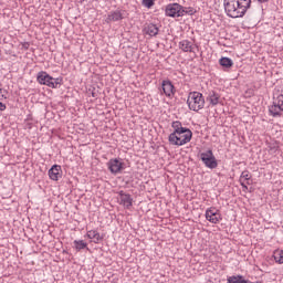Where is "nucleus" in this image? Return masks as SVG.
Listing matches in <instances>:
<instances>
[{"label": "nucleus", "mask_w": 283, "mask_h": 283, "mask_svg": "<svg viewBox=\"0 0 283 283\" xmlns=\"http://www.w3.org/2000/svg\"><path fill=\"white\" fill-rule=\"evenodd\" d=\"M165 14L166 17L176 19L179 17H185V14H196V10L191 7L185 8L178 3H170L166 6Z\"/></svg>", "instance_id": "obj_3"}, {"label": "nucleus", "mask_w": 283, "mask_h": 283, "mask_svg": "<svg viewBox=\"0 0 283 283\" xmlns=\"http://www.w3.org/2000/svg\"><path fill=\"white\" fill-rule=\"evenodd\" d=\"M118 195H119V205L125 207V209H129V207L134 205V199L132 198V195L125 193V191L123 190H120Z\"/></svg>", "instance_id": "obj_10"}, {"label": "nucleus", "mask_w": 283, "mask_h": 283, "mask_svg": "<svg viewBox=\"0 0 283 283\" xmlns=\"http://www.w3.org/2000/svg\"><path fill=\"white\" fill-rule=\"evenodd\" d=\"M144 32L145 34H148V36H157L160 30L157 28L156 24L149 23L148 25L145 27Z\"/></svg>", "instance_id": "obj_15"}, {"label": "nucleus", "mask_w": 283, "mask_h": 283, "mask_svg": "<svg viewBox=\"0 0 283 283\" xmlns=\"http://www.w3.org/2000/svg\"><path fill=\"white\" fill-rule=\"evenodd\" d=\"M223 8L230 19H242L251 8V0H223Z\"/></svg>", "instance_id": "obj_1"}, {"label": "nucleus", "mask_w": 283, "mask_h": 283, "mask_svg": "<svg viewBox=\"0 0 283 283\" xmlns=\"http://www.w3.org/2000/svg\"><path fill=\"white\" fill-rule=\"evenodd\" d=\"M187 105L192 112H200V109H205V96L200 92H190Z\"/></svg>", "instance_id": "obj_4"}, {"label": "nucleus", "mask_w": 283, "mask_h": 283, "mask_svg": "<svg viewBox=\"0 0 283 283\" xmlns=\"http://www.w3.org/2000/svg\"><path fill=\"white\" fill-rule=\"evenodd\" d=\"M268 151L273 156L280 154V143L277 142H269L268 143Z\"/></svg>", "instance_id": "obj_17"}, {"label": "nucleus", "mask_w": 283, "mask_h": 283, "mask_svg": "<svg viewBox=\"0 0 283 283\" xmlns=\"http://www.w3.org/2000/svg\"><path fill=\"white\" fill-rule=\"evenodd\" d=\"M63 176V170L61 169V166L53 165L51 169L49 170V178L51 180H59Z\"/></svg>", "instance_id": "obj_13"}, {"label": "nucleus", "mask_w": 283, "mask_h": 283, "mask_svg": "<svg viewBox=\"0 0 283 283\" xmlns=\"http://www.w3.org/2000/svg\"><path fill=\"white\" fill-rule=\"evenodd\" d=\"M206 101L211 105V107H216V105H220L222 103V97L216 91H209Z\"/></svg>", "instance_id": "obj_11"}, {"label": "nucleus", "mask_w": 283, "mask_h": 283, "mask_svg": "<svg viewBox=\"0 0 283 283\" xmlns=\"http://www.w3.org/2000/svg\"><path fill=\"white\" fill-rule=\"evenodd\" d=\"M179 49H181L182 52H193V42L189 40H181L179 42Z\"/></svg>", "instance_id": "obj_16"}, {"label": "nucleus", "mask_w": 283, "mask_h": 283, "mask_svg": "<svg viewBox=\"0 0 283 283\" xmlns=\"http://www.w3.org/2000/svg\"><path fill=\"white\" fill-rule=\"evenodd\" d=\"M239 182L242 189L247 191L249 189V185H251V172H249V170L242 171Z\"/></svg>", "instance_id": "obj_12"}, {"label": "nucleus", "mask_w": 283, "mask_h": 283, "mask_svg": "<svg viewBox=\"0 0 283 283\" xmlns=\"http://www.w3.org/2000/svg\"><path fill=\"white\" fill-rule=\"evenodd\" d=\"M259 3H269V0H258Z\"/></svg>", "instance_id": "obj_26"}, {"label": "nucleus", "mask_w": 283, "mask_h": 283, "mask_svg": "<svg viewBox=\"0 0 283 283\" xmlns=\"http://www.w3.org/2000/svg\"><path fill=\"white\" fill-rule=\"evenodd\" d=\"M2 90L0 88V92H1Z\"/></svg>", "instance_id": "obj_28"}, {"label": "nucleus", "mask_w": 283, "mask_h": 283, "mask_svg": "<svg viewBox=\"0 0 283 283\" xmlns=\"http://www.w3.org/2000/svg\"><path fill=\"white\" fill-rule=\"evenodd\" d=\"M106 165L111 174H113L114 176L120 174V171L125 169V163H123V159L119 158L109 159Z\"/></svg>", "instance_id": "obj_8"}, {"label": "nucleus", "mask_w": 283, "mask_h": 283, "mask_svg": "<svg viewBox=\"0 0 283 283\" xmlns=\"http://www.w3.org/2000/svg\"><path fill=\"white\" fill-rule=\"evenodd\" d=\"M191 138H193V133L188 128L181 133H171L168 136V142L175 147H182L184 145H187V143H191Z\"/></svg>", "instance_id": "obj_2"}, {"label": "nucleus", "mask_w": 283, "mask_h": 283, "mask_svg": "<svg viewBox=\"0 0 283 283\" xmlns=\"http://www.w3.org/2000/svg\"><path fill=\"white\" fill-rule=\"evenodd\" d=\"M7 106L2 102H0V112H6Z\"/></svg>", "instance_id": "obj_25"}, {"label": "nucleus", "mask_w": 283, "mask_h": 283, "mask_svg": "<svg viewBox=\"0 0 283 283\" xmlns=\"http://www.w3.org/2000/svg\"><path fill=\"white\" fill-rule=\"evenodd\" d=\"M123 19H124L123 11L120 10L111 11L106 18V23H112V21L114 22L123 21Z\"/></svg>", "instance_id": "obj_14"}, {"label": "nucleus", "mask_w": 283, "mask_h": 283, "mask_svg": "<svg viewBox=\"0 0 283 283\" xmlns=\"http://www.w3.org/2000/svg\"><path fill=\"white\" fill-rule=\"evenodd\" d=\"M161 94H165L167 98H174L176 96V87L174 86V83L169 80H164L161 82Z\"/></svg>", "instance_id": "obj_9"}, {"label": "nucleus", "mask_w": 283, "mask_h": 283, "mask_svg": "<svg viewBox=\"0 0 283 283\" xmlns=\"http://www.w3.org/2000/svg\"><path fill=\"white\" fill-rule=\"evenodd\" d=\"M200 158L205 167H207L208 169L218 168V159H216V156L213 155V150L209 149L205 153H201Z\"/></svg>", "instance_id": "obj_6"}, {"label": "nucleus", "mask_w": 283, "mask_h": 283, "mask_svg": "<svg viewBox=\"0 0 283 283\" xmlns=\"http://www.w3.org/2000/svg\"><path fill=\"white\" fill-rule=\"evenodd\" d=\"M73 244L76 251H83V249H87V243L83 240H75L73 241Z\"/></svg>", "instance_id": "obj_22"}, {"label": "nucleus", "mask_w": 283, "mask_h": 283, "mask_svg": "<svg viewBox=\"0 0 283 283\" xmlns=\"http://www.w3.org/2000/svg\"><path fill=\"white\" fill-rule=\"evenodd\" d=\"M206 220L211 224H220L222 222V213L216 207H210L206 210Z\"/></svg>", "instance_id": "obj_7"}, {"label": "nucleus", "mask_w": 283, "mask_h": 283, "mask_svg": "<svg viewBox=\"0 0 283 283\" xmlns=\"http://www.w3.org/2000/svg\"><path fill=\"white\" fill-rule=\"evenodd\" d=\"M86 235L90 240H93L95 244H98V241L103 240V238H101V233H98L96 230L87 231Z\"/></svg>", "instance_id": "obj_18"}, {"label": "nucleus", "mask_w": 283, "mask_h": 283, "mask_svg": "<svg viewBox=\"0 0 283 283\" xmlns=\"http://www.w3.org/2000/svg\"><path fill=\"white\" fill-rule=\"evenodd\" d=\"M219 63L222 67H226V70L233 67V60H231L230 57H221L219 60Z\"/></svg>", "instance_id": "obj_20"}, {"label": "nucleus", "mask_w": 283, "mask_h": 283, "mask_svg": "<svg viewBox=\"0 0 283 283\" xmlns=\"http://www.w3.org/2000/svg\"><path fill=\"white\" fill-rule=\"evenodd\" d=\"M273 259L276 264H283V250H275L273 252Z\"/></svg>", "instance_id": "obj_21"}, {"label": "nucleus", "mask_w": 283, "mask_h": 283, "mask_svg": "<svg viewBox=\"0 0 283 283\" xmlns=\"http://www.w3.org/2000/svg\"><path fill=\"white\" fill-rule=\"evenodd\" d=\"M85 0H76L77 3H83Z\"/></svg>", "instance_id": "obj_27"}, {"label": "nucleus", "mask_w": 283, "mask_h": 283, "mask_svg": "<svg viewBox=\"0 0 283 283\" xmlns=\"http://www.w3.org/2000/svg\"><path fill=\"white\" fill-rule=\"evenodd\" d=\"M36 81L38 83H40V85H46V87H52V90H56V87H59V85L63 83V78H54L45 71H41L38 73Z\"/></svg>", "instance_id": "obj_5"}, {"label": "nucleus", "mask_w": 283, "mask_h": 283, "mask_svg": "<svg viewBox=\"0 0 283 283\" xmlns=\"http://www.w3.org/2000/svg\"><path fill=\"white\" fill-rule=\"evenodd\" d=\"M228 283H247L242 275H233L228 277Z\"/></svg>", "instance_id": "obj_23"}, {"label": "nucleus", "mask_w": 283, "mask_h": 283, "mask_svg": "<svg viewBox=\"0 0 283 283\" xmlns=\"http://www.w3.org/2000/svg\"><path fill=\"white\" fill-rule=\"evenodd\" d=\"M171 127H172V129H174L172 134H179V133H182V132L189 129V128H187V127H184V126H182V123H180V122H178V120L172 122Z\"/></svg>", "instance_id": "obj_19"}, {"label": "nucleus", "mask_w": 283, "mask_h": 283, "mask_svg": "<svg viewBox=\"0 0 283 283\" xmlns=\"http://www.w3.org/2000/svg\"><path fill=\"white\" fill-rule=\"evenodd\" d=\"M142 4L144 6V8H154V0H143Z\"/></svg>", "instance_id": "obj_24"}]
</instances>
